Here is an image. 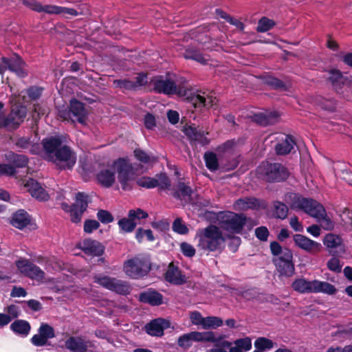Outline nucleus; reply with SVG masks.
<instances>
[{
    "label": "nucleus",
    "instance_id": "f257e3e1",
    "mask_svg": "<svg viewBox=\"0 0 352 352\" xmlns=\"http://www.w3.org/2000/svg\"><path fill=\"white\" fill-rule=\"evenodd\" d=\"M135 168L129 160L120 157L114 160L106 168L100 170L96 175L98 183L104 187L110 188L116 182V173L122 188L124 190H131L134 186L135 179Z\"/></svg>",
    "mask_w": 352,
    "mask_h": 352
},
{
    "label": "nucleus",
    "instance_id": "f03ea898",
    "mask_svg": "<svg viewBox=\"0 0 352 352\" xmlns=\"http://www.w3.org/2000/svg\"><path fill=\"white\" fill-rule=\"evenodd\" d=\"M284 200L292 209L302 210L316 219L322 229L332 230L334 228L335 223L331 217L327 214L323 206L318 201L294 192L287 193Z\"/></svg>",
    "mask_w": 352,
    "mask_h": 352
},
{
    "label": "nucleus",
    "instance_id": "7ed1b4c3",
    "mask_svg": "<svg viewBox=\"0 0 352 352\" xmlns=\"http://www.w3.org/2000/svg\"><path fill=\"white\" fill-rule=\"evenodd\" d=\"M59 138L52 137L43 140L45 157L60 169H72L76 162V155L67 146H60Z\"/></svg>",
    "mask_w": 352,
    "mask_h": 352
},
{
    "label": "nucleus",
    "instance_id": "20e7f679",
    "mask_svg": "<svg viewBox=\"0 0 352 352\" xmlns=\"http://www.w3.org/2000/svg\"><path fill=\"white\" fill-rule=\"evenodd\" d=\"M197 247L205 252L221 251L225 245L226 237L220 228L210 225L199 229L195 235Z\"/></svg>",
    "mask_w": 352,
    "mask_h": 352
},
{
    "label": "nucleus",
    "instance_id": "39448f33",
    "mask_svg": "<svg viewBox=\"0 0 352 352\" xmlns=\"http://www.w3.org/2000/svg\"><path fill=\"white\" fill-rule=\"evenodd\" d=\"M217 219L221 228L232 234L241 233L248 221L244 214L229 211L219 212Z\"/></svg>",
    "mask_w": 352,
    "mask_h": 352
},
{
    "label": "nucleus",
    "instance_id": "423d86ee",
    "mask_svg": "<svg viewBox=\"0 0 352 352\" xmlns=\"http://www.w3.org/2000/svg\"><path fill=\"white\" fill-rule=\"evenodd\" d=\"M151 270L149 260L142 256H137L126 260L123 264L124 273L132 278H139L147 274Z\"/></svg>",
    "mask_w": 352,
    "mask_h": 352
},
{
    "label": "nucleus",
    "instance_id": "0eeeda50",
    "mask_svg": "<svg viewBox=\"0 0 352 352\" xmlns=\"http://www.w3.org/2000/svg\"><path fill=\"white\" fill-rule=\"evenodd\" d=\"M260 176L267 182H281L288 177L287 169L280 164L263 162L257 169Z\"/></svg>",
    "mask_w": 352,
    "mask_h": 352
},
{
    "label": "nucleus",
    "instance_id": "6e6552de",
    "mask_svg": "<svg viewBox=\"0 0 352 352\" xmlns=\"http://www.w3.org/2000/svg\"><path fill=\"white\" fill-rule=\"evenodd\" d=\"M175 78L174 75L170 74L155 77L151 80L153 90L157 93L166 95L180 94L181 91L177 88Z\"/></svg>",
    "mask_w": 352,
    "mask_h": 352
},
{
    "label": "nucleus",
    "instance_id": "1a4fd4ad",
    "mask_svg": "<svg viewBox=\"0 0 352 352\" xmlns=\"http://www.w3.org/2000/svg\"><path fill=\"white\" fill-rule=\"evenodd\" d=\"M14 100L15 104L12 107L11 111L9 115L5 118L3 116L2 127L8 128V129H16L24 120L27 110L24 106L16 105L19 100L13 98L12 102Z\"/></svg>",
    "mask_w": 352,
    "mask_h": 352
},
{
    "label": "nucleus",
    "instance_id": "9d476101",
    "mask_svg": "<svg viewBox=\"0 0 352 352\" xmlns=\"http://www.w3.org/2000/svg\"><path fill=\"white\" fill-rule=\"evenodd\" d=\"M218 342V340L214 337V334L212 331L198 332L192 331L181 336L177 340V344L182 348L190 347L192 342Z\"/></svg>",
    "mask_w": 352,
    "mask_h": 352
},
{
    "label": "nucleus",
    "instance_id": "9b49d317",
    "mask_svg": "<svg viewBox=\"0 0 352 352\" xmlns=\"http://www.w3.org/2000/svg\"><path fill=\"white\" fill-rule=\"evenodd\" d=\"M94 281L103 287L119 294L126 295L130 292V287L126 282L117 280L115 278L107 276H95Z\"/></svg>",
    "mask_w": 352,
    "mask_h": 352
},
{
    "label": "nucleus",
    "instance_id": "f8f14e48",
    "mask_svg": "<svg viewBox=\"0 0 352 352\" xmlns=\"http://www.w3.org/2000/svg\"><path fill=\"white\" fill-rule=\"evenodd\" d=\"M292 258V251L285 248L283 252V255L273 259V263L280 276L290 277L294 274L295 267Z\"/></svg>",
    "mask_w": 352,
    "mask_h": 352
},
{
    "label": "nucleus",
    "instance_id": "ddd939ff",
    "mask_svg": "<svg viewBox=\"0 0 352 352\" xmlns=\"http://www.w3.org/2000/svg\"><path fill=\"white\" fill-rule=\"evenodd\" d=\"M25 63L18 56L10 58H3L0 63V74L2 77L6 70L15 73L19 77H24L27 74L25 71Z\"/></svg>",
    "mask_w": 352,
    "mask_h": 352
},
{
    "label": "nucleus",
    "instance_id": "4468645a",
    "mask_svg": "<svg viewBox=\"0 0 352 352\" xmlns=\"http://www.w3.org/2000/svg\"><path fill=\"white\" fill-rule=\"evenodd\" d=\"M16 265L19 271L23 275L41 283L45 277L44 272L38 266L30 263L27 259H21L16 262Z\"/></svg>",
    "mask_w": 352,
    "mask_h": 352
},
{
    "label": "nucleus",
    "instance_id": "2eb2a0df",
    "mask_svg": "<svg viewBox=\"0 0 352 352\" xmlns=\"http://www.w3.org/2000/svg\"><path fill=\"white\" fill-rule=\"evenodd\" d=\"M87 114L84 104L76 99H73L70 101L69 111H59L60 117L66 120L67 118H72L71 116L72 115L75 118V120H73V122L76 120L82 124H86Z\"/></svg>",
    "mask_w": 352,
    "mask_h": 352
},
{
    "label": "nucleus",
    "instance_id": "dca6fc26",
    "mask_svg": "<svg viewBox=\"0 0 352 352\" xmlns=\"http://www.w3.org/2000/svg\"><path fill=\"white\" fill-rule=\"evenodd\" d=\"M54 337V329L47 323H42L38 329V333L31 338V342L36 346H43L47 344L49 339Z\"/></svg>",
    "mask_w": 352,
    "mask_h": 352
},
{
    "label": "nucleus",
    "instance_id": "f3484780",
    "mask_svg": "<svg viewBox=\"0 0 352 352\" xmlns=\"http://www.w3.org/2000/svg\"><path fill=\"white\" fill-rule=\"evenodd\" d=\"M23 186L30 193L32 197L38 201H47L50 198L48 192L43 186L33 179H28L23 181Z\"/></svg>",
    "mask_w": 352,
    "mask_h": 352
},
{
    "label": "nucleus",
    "instance_id": "a211bd4d",
    "mask_svg": "<svg viewBox=\"0 0 352 352\" xmlns=\"http://www.w3.org/2000/svg\"><path fill=\"white\" fill-rule=\"evenodd\" d=\"M48 14H63L64 16H78L87 14L89 12V8L87 4H82L78 6L77 9L52 6L47 8Z\"/></svg>",
    "mask_w": 352,
    "mask_h": 352
},
{
    "label": "nucleus",
    "instance_id": "6ab92c4d",
    "mask_svg": "<svg viewBox=\"0 0 352 352\" xmlns=\"http://www.w3.org/2000/svg\"><path fill=\"white\" fill-rule=\"evenodd\" d=\"M293 239L296 246L307 252L319 251L321 248L320 243L304 235L296 234L294 235Z\"/></svg>",
    "mask_w": 352,
    "mask_h": 352
},
{
    "label": "nucleus",
    "instance_id": "aec40b11",
    "mask_svg": "<svg viewBox=\"0 0 352 352\" xmlns=\"http://www.w3.org/2000/svg\"><path fill=\"white\" fill-rule=\"evenodd\" d=\"M169 327L170 322L168 320L157 318L146 326V331L151 336H162L164 334V330Z\"/></svg>",
    "mask_w": 352,
    "mask_h": 352
},
{
    "label": "nucleus",
    "instance_id": "412c9836",
    "mask_svg": "<svg viewBox=\"0 0 352 352\" xmlns=\"http://www.w3.org/2000/svg\"><path fill=\"white\" fill-rule=\"evenodd\" d=\"M80 248L87 255L100 256L104 251L103 246L96 241L85 239L80 243Z\"/></svg>",
    "mask_w": 352,
    "mask_h": 352
},
{
    "label": "nucleus",
    "instance_id": "4be33fe9",
    "mask_svg": "<svg viewBox=\"0 0 352 352\" xmlns=\"http://www.w3.org/2000/svg\"><path fill=\"white\" fill-rule=\"evenodd\" d=\"M337 292L336 287L327 282L317 279L312 280V292L311 293H322L327 295H334Z\"/></svg>",
    "mask_w": 352,
    "mask_h": 352
},
{
    "label": "nucleus",
    "instance_id": "5701e85b",
    "mask_svg": "<svg viewBox=\"0 0 352 352\" xmlns=\"http://www.w3.org/2000/svg\"><path fill=\"white\" fill-rule=\"evenodd\" d=\"M261 206L259 201L253 197H245L237 199L233 204V209L245 211L248 209H256Z\"/></svg>",
    "mask_w": 352,
    "mask_h": 352
},
{
    "label": "nucleus",
    "instance_id": "b1692460",
    "mask_svg": "<svg viewBox=\"0 0 352 352\" xmlns=\"http://www.w3.org/2000/svg\"><path fill=\"white\" fill-rule=\"evenodd\" d=\"M166 280L175 285H182L185 283V276H183L177 267L170 264L165 274Z\"/></svg>",
    "mask_w": 352,
    "mask_h": 352
},
{
    "label": "nucleus",
    "instance_id": "393cba45",
    "mask_svg": "<svg viewBox=\"0 0 352 352\" xmlns=\"http://www.w3.org/2000/svg\"><path fill=\"white\" fill-rule=\"evenodd\" d=\"M65 347L72 352H85L88 342L80 337H70L65 341Z\"/></svg>",
    "mask_w": 352,
    "mask_h": 352
},
{
    "label": "nucleus",
    "instance_id": "a878e982",
    "mask_svg": "<svg viewBox=\"0 0 352 352\" xmlns=\"http://www.w3.org/2000/svg\"><path fill=\"white\" fill-rule=\"evenodd\" d=\"M323 244L331 253L337 248H342L344 250L342 239L339 235L333 233L325 235L323 239Z\"/></svg>",
    "mask_w": 352,
    "mask_h": 352
},
{
    "label": "nucleus",
    "instance_id": "bb28decb",
    "mask_svg": "<svg viewBox=\"0 0 352 352\" xmlns=\"http://www.w3.org/2000/svg\"><path fill=\"white\" fill-rule=\"evenodd\" d=\"M282 142L276 146V151L278 155H287L289 153L296 144L291 136L280 135Z\"/></svg>",
    "mask_w": 352,
    "mask_h": 352
},
{
    "label": "nucleus",
    "instance_id": "cd10ccee",
    "mask_svg": "<svg viewBox=\"0 0 352 352\" xmlns=\"http://www.w3.org/2000/svg\"><path fill=\"white\" fill-rule=\"evenodd\" d=\"M30 222V215L23 210L16 212L11 220V224L19 229H23Z\"/></svg>",
    "mask_w": 352,
    "mask_h": 352
},
{
    "label": "nucleus",
    "instance_id": "c85d7f7f",
    "mask_svg": "<svg viewBox=\"0 0 352 352\" xmlns=\"http://www.w3.org/2000/svg\"><path fill=\"white\" fill-rule=\"evenodd\" d=\"M278 117L276 111L261 112L254 116V120L259 124L267 125L275 123Z\"/></svg>",
    "mask_w": 352,
    "mask_h": 352
},
{
    "label": "nucleus",
    "instance_id": "c756f323",
    "mask_svg": "<svg viewBox=\"0 0 352 352\" xmlns=\"http://www.w3.org/2000/svg\"><path fill=\"white\" fill-rule=\"evenodd\" d=\"M140 300L151 305H159L162 302V296L155 291L148 290L140 295Z\"/></svg>",
    "mask_w": 352,
    "mask_h": 352
},
{
    "label": "nucleus",
    "instance_id": "7c9ffc66",
    "mask_svg": "<svg viewBox=\"0 0 352 352\" xmlns=\"http://www.w3.org/2000/svg\"><path fill=\"white\" fill-rule=\"evenodd\" d=\"M293 289L300 294H309L312 292V280H309L304 278H296L292 283Z\"/></svg>",
    "mask_w": 352,
    "mask_h": 352
},
{
    "label": "nucleus",
    "instance_id": "2f4dec72",
    "mask_svg": "<svg viewBox=\"0 0 352 352\" xmlns=\"http://www.w3.org/2000/svg\"><path fill=\"white\" fill-rule=\"evenodd\" d=\"M229 348V352H247L252 348V340L248 337L238 339Z\"/></svg>",
    "mask_w": 352,
    "mask_h": 352
},
{
    "label": "nucleus",
    "instance_id": "473e14b6",
    "mask_svg": "<svg viewBox=\"0 0 352 352\" xmlns=\"http://www.w3.org/2000/svg\"><path fill=\"white\" fill-rule=\"evenodd\" d=\"M10 329L16 334L26 337L29 334L31 327L28 322L17 320L11 324Z\"/></svg>",
    "mask_w": 352,
    "mask_h": 352
},
{
    "label": "nucleus",
    "instance_id": "72a5a7b5",
    "mask_svg": "<svg viewBox=\"0 0 352 352\" xmlns=\"http://www.w3.org/2000/svg\"><path fill=\"white\" fill-rule=\"evenodd\" d=\"M191 103L195 108H201L203 107H212L214 104V100L211 97L208 96L206 98L204 96L200 94L194 95L191 98Z\"/></svg>",
    "mask_w": 352,
    "mask_h": 352
},
{
    "label": "nucleus",
    "instance_id": "f704fd0d",
    "mask_svg": "<svg viewBox=\"0 0 352 352\" xmlns=\"http://www.w3.org/2000/svg\"><path fill=\"white\" fill-rule=\"evenodd\" d=\"M184 133L191 140L199 142L201 144H207L209 141L204 136V133L198 131L197 129L192 126H187L184 129Z\"/></svg>",
    "mask_w": 352,
    "mask_h": 352
},
{
    "label": "nucleus",
    "instance_id": "c9c22d12",
    "mask_svg": "<svg viewBox=\"0 0 352 352\" xmlns=\"http://www.w3.org/2000/svg\"><path fill=\"white\" fill-rule=\"evenodd\" d=\"M192 193V190L190 187L183 182H179L177 185V190L175 192V197L185 201H190Z\"/></svg>",
    "mask_w": 352,
    "mask_h": 352
},
{
    "label": "nucleus",
    "instance_id": "e433bc0d",
    "mask_svg": "<svg viewBox=\"0 0 352 352\" xmlns=\"http://www.w3.org/2000/svg\"><path fill=\"white\" fill-rule=\"evenodd\" d=\"M133 167L135 168V178L137 177V171L138 168L137 166ZM136 183L139 186L146 188H153L157 186L156 178L149 177H142L138 179H135L134 184Z\"/></svg>",
    "mask_w": 352,
    "mask_h": 352
},
{
    "label": "nucleus",
    "instance_id": "4c0bfd02",
    "mask_svg": "<svg viewBox=\"0 0 352 352\" xmlns=\"http://www.w3.org/2000/svg\"><path fill=\"white\" fill-rule=\"evenodd\" d=\"M184 56L186 59H192L201 64H206L208 60L206 56H204L199 52L194 49L186 50L185 52L184 53Z\"/></svg>",
    "mask_w": 352,
    "mask_h": 352
},
{
    "label": "nucleus",
    "instance_id": "58836bf2",
    "mask_svg": "<svg viewBox=\"0 0 352 352\" xmlns=\"http://www.w3.org/2000/svg\"><path fill=\"white\" fill-rule=\"evenodd\" d=\"M88 205V196L83 192H78L76 195V201L72 208L81 211H85Z\"/></svg>",
    "mask_w": 352,
    "mask_h": 352
},
{
    "label": "nucleus",
    "instance_id": "ea45409f",
    "mask_svg": "<svg viewBox=\"0 0 352 352\" xmlns=\"http://www.w3.org/2000/svg\"><path fill=\"white\" fill-rule=\"evenodd\" d=\"M222 324L223 320L220 318L216 316H208L204 318L202 329H216L222 326Z\"/></svg>",
    "mask_w": 352,
    "mask_h": 352
},
{
    "label": "nucleus",
    "instance_id": "a19ab883",
    "mask_svg": "<svg viewBox=\"0 0 352 352\" xmlns=\"http://www.w3.org/2000/svg\"><path fill=\"white\" fill-rule=\"evenodd\" d=\"M118 224L120 228L125 232H133L137 226V223H133V219L129 216L120 219Z\"/></svg>",
    "mask_w": 352,
    "mask_h": 352
},
{
    "label": "nucleus",
    "instance_id": "79ce46f5",
    "mask_svg": "<svg viewBox=\"0 0 352 352\" xmlns=\"http://www.w3.org/2000/svg\"><path fill=\"white\" fill-rule=\"evenodd\" d=\"M134 155L138 161L144 164L151 165L155 162L154 157L148 155L146 153L140 149H135L134 151Z\"/></svg>",
    "mask_w": 352,
    "mask_h": 352
},
{
    "label": "nucleus",
    "instance_id": "37998d69",
    "mask_svg": "<svg viewBox=\"0 0 352 352\" xmlns=\"http://www.w3.org/2000/svg\"><path fill=\"white\" fill-rule=\"evenodd\" d=\"M23 4L25 6L30 8L31 10L36 11V12H44L45 13H48L47 11V8L49 7H52V5H46L42 6L41 3L35 1V0H23Z\"/></svg>",
    "mask_w": 352,
    "mask_h": 352
},
{
    "label": "nucleus",
    "instance_id": "c03bdc74",
    "mask_svg": "<svg viewBox=\"0 0 352 352\" xmlns=\"http://www.w3.org/2000/svg\"><path fill=\"white\" fill-rule=\"evenodd\" d=\"M204 160L206 162V167L212 170H216L218 168L219 164L217 156L214 153L209 152L206 153L204 155Z\"/></svg>",
    "mask_w": 352,
    "mask_h": 352
},
{
    "label": "nucleus",
    "instance_id": "a18cd8bd",
    "mask_svg": "<svg viewBox=\"0 0 352 352\" xmlns=\"http://www.w3.org/2000/svg\"><path fill=\"white\" fill-rule=\"evenodd\" d=\"M274 214L277 218L284 219L287 217L288 214L287 206L280 201L274 203Z\"/></svg>",
    "mask_w": 352,
    "mask_h": 352
},
{
    "label": "nucleus",
    "instance_id": "49530a36",
    "mask_svg": "<svg viewBox=\"0 0 352 352\" xmlns=\"http://www.w3.org/2000/svg\"><path fill=\"white\" fill-rule=\"evenodd\" d=\"M254 346L256 349L261 351L270 350L273 347L274 343L272 340L266 338L261 337L255 341Z\"/></svg>",
    "mask_w": 352,
    "mask_h": 352
},
{
    "label": "nucleus",
    "instance_id": "de8ad7c7",
    "mask_svg": "<svg viewBox=\"0 0 352 352\" xmlns=\"http://www.w3.org/2000/svg\"><path fill=\"white\" fill-rule=\"evenodd\" d=\"M274 25L272 20L263 17L258 21L256 30L259 32H265L270 30Z\"/></svg>",
    "mask_w": 352,
    "mask_h": 352
},
{
    "label": "nucleus",
    "instance_id": "09e8293b",
    "mask_svg": "<svg viewBox=\"0 0 352 352\" xmlns=\"http://www.w3.org/2000/svg\"><path fill=\"white\" fill-rule=\"evenodd\" d=\"M128 214L129 217L133 219V223H137L138 221L143 219H146L148 216V213L141 208L130 210Z\"/></svg>",
    "mask_w": 352,
    "mask_h": 352
},
{
    "label": "nucleus",
    "instance_id": "8fccbe9b",
    "mask_svg": "<svg viewBox=\"0 0 352 352\" xmlns=\"http://www.w3.org/2000/svg\"><path fill=\"white\" fill-rule=\"evenodd\" d=\"M329 79L336 89L340 87L341 83H344V77L338 70H331Z\"/></svg>",
    "mask_w": 352,
    "mask_h": 352
},
{
    "label": "nucleus",
    "instance_id": "3c124183",
    "mask_svg": "<svg viewBox=\"0 0 352 352\" xmlns=\"http://www.w3.org/2000/svg\"><path fill=\"white\" fill-rule=\"evenodd\" d=\"M156 182L157 183V186L161 189H168L170 186V182L164 173H160L157 175Z\"/></svg>",
    "mask_w": 352,
    "mask_h": 352
},
{
    "label": "nucleus",
    "instance_id": "603ef678",
    "mask_svg": "<svg viewBox=\"0 0 352 352\" xmlns=\"http://www.w3.org/2000/svg\"><path fill=\"white\" fill-rule=\"evenodd\" d=\"M328 269L336 273H339L342 270V265L340 263V260L336 257H332L327 263Z\"/></svg>",
    "mask_w": 352,
    "mask_h": 352
},
{
    "label": "nucleus",
    "instance_id": "864d4df0",
    "mask_svg": "<svg viewBox=\"0 0 352 352\" xmlns=\"http://www.w3.org/2000/svg\"><path fill=\"white\" fill-rule=\"evenodd\" d=\"M180 250L182 254L187 257H192L196 252L195 248L186 242L180 244Z\"/></svg>",
    "mask_w": 352,
    "mask_h": 352
},
{
    "label": "nucleus",
    "instance_id": "5fc2aeb1",
    "mask_svg": "<svg viewBox=\"0 0 352 352\" xmlns=\"http://www.w3.org/2000/svg\"><path fill=\"white\" fill-rule=\"evenodd\" d=\"M98 220L102 223H109L113 221L112 214L107 210H100L97 213Z\"/></svg>",
    "mask_w": 352,
    "mask_h": 352
},
{
    "label": "nucleus",
    "instance_id": "6e6d98bb",
    "mask_svg": "<svg viewBox=\"0 0 352 352\" xmlns=\"http://www.w3.org/2000/svg\"><path fill=\"white\" fill-rule=\"evenodd\" d=\"M204 317H203L197 311H192L190 314V319L192 324L200 325L203 327Z\"/></svg>",
    "mask_w": 352,
    "mask_h": 352
},
{
    "label": "nucleus",
    "instance_id": "4d7b16f0",
    "mask_svg": "<svg viewBox=\"0 0 352 352\" xmlns=\"http://www.w3.org/2000/svg\"><path fill=\"white\" fill-rule=\"evenodd\" d=\"M113 83L116 87H119L120 88H124L126 89H135V85L134 82L129 80H114Z\"/></svg>",
    "mask_w": 352,
    "mask_h": 352
},
{
    "label": "nucleus",
    "instance_id": "13d9d810",
    "mask_svg": "<svg viewBox=\"0 0 352 352\" xmlns=\"http://www.w3.org/2000/svg\"><path fill=\"white\" fill-rule=\"evenodd\" d=\"M173 230L181 234H185L188 231L187 227L184 223H182V221L179 219H177L174 221L173 224Z\"/></svg>",
    "mask_w": 352,
    "mask_h": 352
},
{
    "label": "nucleus",
    "instance_id": "bf43d9fd",
    "mask_svg": "<svg viewBox=\"0 0 352 352\" xmlns=\"http://www.w3.org/2000/svg\"><path fill=\"white\" fill-rule=\"evenodd\" d=\"M100 226V223L96 220H86L84 223V230L87 233H91L94 230H97Z\"/></svg>",
    "mask_w": 352,
    "mask_h": 352
},
{
    "label": "nucleus",
    "instance_id": "052dcab7",
    "mask_svg": "<svg viewBox=\"0 0 352 352\" xmlns=\"http://www.w3.org/2000/svg\"><path fill=\"white\" fill-rule=\"evenodd\" d=\"M256 236L261 241H265L269 236V231L265 226H261L255 230Z\"/></svg>",
    "mask_w": 352,
    "mask_h": 352
},
{
    "label": "nucleus",
    "instance_id": "680f3d73",
    "mask_svg": "<svg viewBox=\"0 0 352 352\" xmlns=\"http://www.w3.org/2000/svg\"><path fill=\"white\" fill-rule=\"evenodd\" d=\"M69 211L72 222L77 223L81 221L82 214L85 211H81L80 210L72 207Z\"/></svg>",
    "mask_w": 352,
    "mask_h": 352
},
{
    "label": "nucleus",
    "instance_id": "e2e57ef3",
    "mask_svg": "<svg viewBox=\"0 0 352 352\" xmlns=\"http://www.w3.org/2000/svg\"><path fill=\"white\" fill-rule=\"evenodd\" d=\"M270 250L274 256H281L284 250L281 245L276 241H272L270 243Z\"/></svg>",
    "mask_w": 352,
    "mask_h": 352
},
{
    "label": "nucleus",
    "instance_id": "0e129e2a",
    "mask_svg": "<svg viewBox=\"0 0 352 352\" xmlns=\"http://www.w3.org/2000/svg\"><path fill=\"white\" fill-rule=\"evenodd\" d=\"M14 172V168L12 165L0 164V175H12Z\"/></svg>",
    "mask_w": 352,
    "mask_h": 352
},
{
    "label": "nucleus",
    "instance_id": "69168bd1",
    "mask_svg": "<svg viewBox=\"0 0 352 352\" xmlns=\"http://www.w3.org/2000/svg\"><path fill=\"white\" fill-rule=\"evenodd\" d=\"M42 89L36 87H30L27 90L29 97L33 100H36L41 96Z\"/></svg>",
    "mask_w": 352,
    "mask_h": 352
},
{
    "label": "nucleus",
    "instance_id": "338daca9",
    "mask_svg": "<svg viewBox=\"0 0 352 352\" xmlns=\"http://www.w3.org/2000/svg\"><path fill=\"white\" fill-rule=\"evenodd\" d=\"M232 343L229 341H223L219 344H216L217 348L212 349L210 352H227L224 349L229 348Z\"/></svg>",
    "mask_w": 352,
    "mask_h": 352
},
{
    "label": "nucleus",
    "instance_id": "774afa93",
    "mask_svg": "<svg viewBox=\"0 0 352 352\" xmlns=\"http://www.w3.org/2000/svg\"><path fill=\"white\" fill-rule=\"evenodd\" d=\"M144 124L148 129H153L155 126V117L148 113L144 117Z\"/></svg>",
    "mask_w": 352,
    "mask_h": 352
}]
</instances>
